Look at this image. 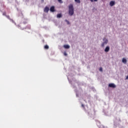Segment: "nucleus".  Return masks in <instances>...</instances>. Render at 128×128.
<instances>
[{
  "label": "nucleus",
  "instance_id": "obj_1",
  "mask_svg": "<svg viewBox=\"0 0 128 128\" xmlns=\"http://www.w3.org/2000/svg\"><path fill=\"white\" fill-rule=\"evenodd\" d=\"M74 14V5L72 4H70L68 6V14L69 16H72Z\"/></svg>",
  "mask_w": 128,
  "mask_h": 128
},
{
  "label": "nucleus",
  "instance_id": "obj_2",
  "mask_svg": "<svg viewBox=\"0 0 128 128\" xmlns=\"http://www.w3.org/2000/svg\"><path fill=\"white\" fill-rule=\"evenodd\" d=\"M109 88H116V85L114 84L111 83L108 84Z\"/></svg>",
  "mask_w": 128,
  "mask_h": 128
},
{
  "label": "nucleus",
  "instance_id": "obj_3",
  "mask_svg": "<svg viewBox=\"0 0 128 128\" xmlns=\"http://www.w3.org/2000/svg\"><path fill=\"white\" fill-rule=\"evenodd\" d=\"M48 10H50V8H48V6L45 7L44 8V12H48Z\"/></svg>",
  "mask_w": 128,
  "mask_h": 128
},
{
  "label": "nucleus",
  "instance_id": "obj_4",
  "mask_svg": "<svg viewBox=\"0 0 128 128\" xmlns=\"http://www.w3.org/2000/svg\"><path fill=\"white\" fill-rule=\"evenodd\" d=\"M104 52H110V46H107L106 48L104 49Z\"/></svg>",
  "mask_w": 128,
  "mask_h": 128
},
{
  "label": "nucleus",
  "instance_id": "obj_5",
  "mask_svg": "<svg viewBox=\"0 0 128 128\" xmlns=\"http://www.w3.org/2000/svg\"><path fill=\"white\" fill-rule=\"evenodd\" d=\"M50 11L52 12H54V6H52L50 8Z\"/></svg>",
  "mask_w": 128,
  "mask_h": 128
},
{
  "label": "nucleus",
  "instance_id": "obj_6",
  "mask_svg": "<svg viewBox=\"0 0 128 128\" xmlns=\"http://www.w3.org/2000/svg\"><path fill=\"white\" fill-rule=\"evenodd\" d=\"M103 41L104 42V43L106 44H108V39L106 38H104L103 39Z\"/></svg>",
  "mask_w": 128,
  "mask_h": 128
},
{
  "label": "nucleus",
  "instance_id": "obj_7",
  "mask_svg": "<svg viewBox=\"0 0 128 128\" xmlns=\"http://www.w3.org/2000/svg\"><path fill=\"white\" fill-rule=\"evenodd\" d=\"M114 4H115L114 1H111L110 2V6H114Z\"/></svg>",
  "mask_w": 128,
  "mask_h": 128
},
{
  "label": "nucleus",
  "instance_id": "obj_8",
  "mask_svg": "<svg viewBox=\"0 0 128 128\" xmlns=\"http://www.w3.org/2000/svg\"><path fill=\"white\" fill-rule=\"evenodd\" d=\"M126 62H127L126 59L124 58H123L122 59V62H123V64H126Z\"/></svg>",
  "mask_w": 128,
  "mask_h": 128
},
{
  "label": "nucleus",
  "instance_id": "obj_9",
  "mask_svg": "<svg viewBox=\"0 0 128 128\" xmlns=\"http://www.w3.org/2000/svg\"><path fill=\"white\" fill-rule=\"evenodd\" d=\"M6 18H8V20H12V22H14V20H12V19H10V16H6Z\"/></svg>",
  "mask_w": 128,
  "mask_h": 128
},
{
  "label": "nucleus",
  "instance_id": "obj_10",
  "mask_svg": "<svg viewBox=\"0 0 128 128\" xmlns=\"http://www.w3.org/2000/svg\"><path fill=\"white\" fill-rule=\"evenodd\" d=\"M64 48H70V46L68 45H64Z\"/></svg>",
  "mask_w": 128,
  "mask_h": 128
},
{
  "label": "nucleus",
  "instance_id": "obj_11",
  "mask_svg": "<svg viewBox=\"0 0 128 128\" xmlns=\"http://www.w3.org/2000/svg\"><path fill=\"white\" fill-rule=\"evenodd\" d=\"M62 16L60 14H57V18H62Z\"/></svg>",
  "mask_w": 128,
  "mask_h": 128
},
{
  "label": "nucleus",
  "instance_id": "obj_12",
  "mask_svg": "<svg viewBox=\"0 0 128 128\" xmlns=\"http://www.w3.org/2000/svg\"><path fill=\"white\" fill-rule=\"evenodd\" d=\"M44 48H45V50H48V48H50V47L48 45H46L44 46Z\"/></svg>",
  "mask_w": 128,
  "mask_h": 128
},
{
  "label": "nucleus",
  "instance_id": "obj_13",
  "mask_svg": "<svg viewBox=\"0 0 128 128\" xmlns=\"http://www.w3.org/2000/svg\"><path fill=\"white\" fill-rule=\"evenodd\" d=\"M75 2H76V4H80V0H74Z\"/></svg>",
  "mask_w": 128,
  "mask_h": 128
},
{
  "label": "nucleus",
  "instance_id": "obj_14",
  "mask_svg": "<svg viewBox=\"0 0 128 128\" xmlns=\"http://www.w3.org/2000/svg\"><path fill=\"white\" fill-rule=\"evenodd\" d=\"M106 44V43H104V42H103L101 45V46H102V48H104V45Z\"/></svg>",
  "mask_w": 128,
  "mask_h": 128
},
{
  "label": "nucleus",
  "instance_id": "obj_15",
  "mask_svg": "<svg viewBox=\"0 0 128 128\" xmlns=\"http://www.w3.org/2000/svg\"><path fill=\"white\" fill-rule=\"evenodd\" d=\"M58 2H60V4H62V0H58Z\"/></svg>",
  "mask_w": 128,
  "mask_h": 128
},
{
  "label": "nucleus",
  "instance_id": "obj_16",
  "mask_svg": "<svg viewBox=\"0 0 128 128\" xmlns=\"http://www.w3.org/2000/svg\"><path fill=\"white\" fill-rule=\"evenodd\" d=\"M65 22H67L68 24H70V22H68V20H65Z\"/></svg>",
  "mask_w": 128,
  "mask_h": 128
},
{
  "label": "nucleus",
  "instance_id": "obj_17",
  "mask_svg": "<svg viewBox=\"0 0 128 128\" xmlns=\"http://www.w3.org/2000/svg\"><path fill=\"white\" fill-rule=\"evenodd\" d=\"M99 70L100 72H102V68H100V69H99Z\"/></svg>",
  "mask_w": 128,
  "mask_h": 128
},
{
  "label": "nucleus",
  "instance_id": "obj_18",
  "mask_svg": "<svg viewBox=\"0 0 128 128\" xmlns=\"http://www.w3.org/2000/svg\"><path fill=\"white\" fill-rule=\"evenodd\" d=\"M3 16H6V12H4L3 14H2Z\"/></svg>",
  "mask_w": 128,
  "mask_h": 128
},
{
  "label": "nucleus",
  "instance_id": "obj_19",
  "mask_svg": "<svg viewBox=\"0 0 128 128\" xmlns=\"http://www.w3.org/2000/svg\"><path fill=\"white\" fill-rule=\"evenodd\" d=\"M64 56H68V54H66V52H64Z\"/></svg>",
  "mask_w": 128,
  "mask_h": 128
},
{
  "label": "nucleus",
  "instance_id": "obj_20",
  "mask_svg": "<svg viewBox=\"0 0 128 128\" xmlns=\"http://www.w3.org/2000/svg\"><path fill=\"white\" fill-rule=\"evenodd\" d=\"M82 108H84V104H82Z\"/></svg>",
  "mask_w": 128,
  "mask_h": 128
},
{
  "label": "nucleus",
  "instance_id": "obj_21",
  "mask_svg": "<svg viewBox=\"0 0 128 128\" xmlns=\"http://www.w3.org/2000/svg\"><path fill=\"white\" fill-rule=\"evenodd\" d=\"M93 2H98V0H93Z\"/></svg>",
  "mask_w": 128,
  "mask_h": 128
},
{
  "label": "nucleus",
  "instance_id": "obj_22",
  "mask_svg": "<svg viewBox=\"0 0 128 128\" xmlns=\"http://www.w3.org/2000/svg\"><path fill=\"white\" fill-rule=\"evenodd\" d=\"M41 2H44V0H41Z\"/></svg>",
  "mask_w": 128,
  "mask_h": 128
},
{
  "label": "nucleus",
  "instance_id": "obj_23",
  "mask_svg": "<svg viewBox=\"0 0 128 128\" xmlns=\"http://www.w3.org/2000/svg\"><path fill=\"white\" fill-rule=\"evenodd\" d=\"M126 80H128V76L126 77Z\"/></svg>",
  "mask_w": 128,
  "mask_h": 128
}]
</instances>
